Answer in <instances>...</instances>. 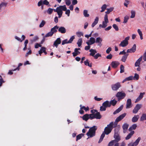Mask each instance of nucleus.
Here are the masks:
<instances>
[{"instance_id": "49530a36", "label": "nucleus", "mask_w": 146, "mask_h": 146, "mask_svg": "<svg viewBox=\"0 0 146 146\" xmlns=\"http://www.w3.org/2000/svg\"><path fill=\"white\" fill-rule=\"evenodd\" d=\"M46 23L45 21L44 20H42L39 25V27L41 28L43 27Z\"/></svg>"}, {"instance_id": "423d86ee", "label": "nucleus", "mask_w": 146, "mask_h": 146, "mask_svg": "<svg viewBox=\"0 0 146 146\" xmlns=\"http://www.w3.org/2000/svg\"><path fill=\"white\" fill-rule=\"evenodd\" d=\"M120 87H121V85L119 82H117L111 86L112 90L114 91L117 90Z\"/></svg>"}, {"instance_id": "f3484780", "label": "nucleus", "mask_w": 146, "mask_h": 146, "mask_svg": "<svg viewBox=\"0 0 146 146\" xmlns=\"http://www.w3.org/2000/svg\"><path fill=\"white\" fill-rule=\"evenodd\" d=\"M102 105L104 106L106 108L108 107H110V102L108 100L104 102L102 104Z\"/></svg>"}, {"instance_id": "13d9d810", "label": "nucleus", "mask_w": 146, "mask_h": 146, "mask_svg": "<svg viewBox=\"0 0 146 146\" xmlns=\"http://www.w3.org/2000/svg\"><path fill=\"white\" fill-rule=\"evenodd\" d=\"M94 57L95 59H98V57H101V55L99 53H98L96 54L95 55H94Z\"/></svg>"}, {"instance_id": "bb28decb", "label": "nucleus", "mask_w": 146, "mask_h": 146, "mask_svg": "<svg viewBox=\"0 0 146 146\" xmlns=\"http://www.w3.org/2000/svg\"><path fill=\"white\" fill-rule=\"evenodd\" d=\"M137 126V125L136 124H133L129 128V131H131L133 129L135 130L136 129Z\"/></svg>"}, {"instance_id": "aec40b11", "label": "nucleus", "mask_w": 146, "mask_h": 146, "mask_svg": "<svg viewBox=\"0 0 146 146\" xmlns=\"http://www.w3.org/2000/svg\"><path fill=\"white\" fill-rule=\"evenodd\" d=\"M141 137H139L136 140L135 142L133 143L132 144L131 146H136L139 143L140 140H141Z\"/></svg>"}, {"instance_id": "bf43d9fd", "label": "nucleus", "mask_w": 146, "mask_h": 146, "mask_svg": "<svg viewBox=\"0 0 146 146\" xmlns=\"http://www.w3.org/2000/svg\"><path fill=\"white\" fill-rule=\"evenodd\" d=\"M106 110V108L103 106L100 107V110L101 111H105Z\"/></svg>"}, {"instance_id": "8fccbe9b", "label": "nucleus", "mask_w": 146, "mask_h": 146, "mask_svg": "<svg viewBox=\"0 0 146 146\" xmlns=\"http://www.w3.org/2000/svg\"><path fill=\"white\" fill-rule=\"evenodd\" d=\"M104 22H105V23H108V16L107 14H106L104 16Z\"/></svg>"}, {"instance_id": "603ef678", "label": "nucleus", "mask_w": 146, "mask_h": 146, "mask_svg": "<svg viewBox=\"0 0 146 146\" xmlns=\"http://www.w3.org/2000/svg\"><path fill=\"white\" fill-rule=\"evenodd\" d=\"M129 19V17L127 16H126L124 17L123 23H126Z\"/></svg>"}, {"instance_id": "69168bd1", "label": "nucleus", "mask_w": 146, "mask_h": 146, "mask_svg": "<svg viewBox=\"0 0 146 146\" xmlns=\"http://www.w3.org/2000/svg\"><path fill=\"white\" fill-rule=\"evenodd\" d=\"M135 52L133 50H132V48L128 49L127 50V53H133Z\"/></svg>"}, {"instance_id": "39448f33", "label": "nucleus", "mask_w": 146, "mask_h": 146, "mask_svg": "<svg viewBox=\"0 0 146 146\" xmlns=\"http://www.w3.org/2000/svg\"><path fill=\"white\" fill-rule=\"evenodd\" d=\"M126 115V113H124L123 114L120 115L119 117H117L116 119L115 122V125L114 126V127H115L117 125V123L121 121L123 119L124 117Z\"/></svg>"}, {"instance_id": "0e129e2a", "label": "nucleus", "mask_w": 146, "mask_h": 146, "mask_svg": "<svg viewBox=\"0 0 146 146\" xmlns=\"http://www.w3.org/2000/svg\"><path fill=\"white\" fill-rule=\"evenodd\" d=\"M112 55L111 54H110L107 56L106 58L107 59H111L112 58Z\"/></svg>"}, {"instance_id": "a211bd4d", "label": "nucleus", "mask_w": 146, "mask_h": 146, "mask_svg": "<svg viewBox=\"0 0 146 146\" xmlns=\"http://www.w3.org/2000/svg\"><path fill=\"white\" fill-rule=\"evenodd\" d=\"M129 127V125L127 123L124 124L122 126V128L123 129V132L125 133Z\"/></svg>"}, {"instance_id": "a878e982", "label": "nucleus", "mask_w": 146, "mask_h": 146, "mask_svg": "<svg viewBox=\"0 0 146 146\" xmlns=\"http://www.w3.org/2000/svg\"><path fill=\"white\" fill-rule=\"evenodd\" d=\"M99 20V18L98 17H96L94 21V22L92 23V27H94V26L96 25L98 21Z\"/></svg>"}, {"instance_id": "7ed1b4c3", "label": "nucleus", "mask_w": 146, "mask_h": 146, "mask_svg": "<svg viewBox=\"0 0 146 146\" xmlns=\"http://www.w3.org/2000/svg\"><path fill=\"white\" fill-rule=\"evenodd\" d=\"M130 37L129 36L126 37L124 40L121 41L119 44L120 46L124 47L126 46L128 44V40H129Z\"/></svg>"}, {"instance_id": "0eeeda50", "label": "nucleus", "mask_w": 146, "mask_h": 146, "mask_svg": "<svg viewBox=\"0 0 146 146\" xmlns=\"http://www.w3.org/2000/svg\"><path fill=\"white\" fill-rule=\"evenodd\" d=\"M63 7H62L60 10L58 12L57 14L58 15V17L60 18L62 17L63 12L62 11H66V7L65 5L63 6Z\"/></svg>"}, {"instance_id": "58836bf2", "label": "nucleus", "mask_w": 146, "mask_h": 146, "mask_svg": "<svg viewBox=\"0 0 146 146\" xmlns=\"http://www.w3.org/2000/svg\"><path fill=\"white\" fill-rule=\"evenodd\" d=\"M84 136V134L83 133H81L78 135L76 136V141H77L78 140L80 139L82 137V136Z\"/></svg>"}, {"instance_id": "4d7b16f0", "label": "nucleus", "mask_w": 146, "mask_h": 146, "mask_svg": "<svg viewBox=\"0 0 146 146\" xmlns=\"http://www.w3.org/2000/svg\"><path fill=\"white\" fill-rule=\"evenodd\" d=\"M89 119H92L95 118L94 114H89Z\"/></svg>"}, {"instance_id": "b1692460", "label": "nucleus", "mask_w": 146, "mask_h": 146, "mask_svg": "<svg viewBox=\"0 0 146 146\" xmlns=\"http://www.w3.org/2000/svg\"><path fill=\"white\" fill-rule=\"evenodd\" d=\"M89 115L88 114H86L83 115L82 117V119L86 121L89 119Z\"/></svg>"}, {"instance_id": "a19ab883", "label": "nucleus", "mask_w": 146, "mask_h": 146, "mask_svg": "<svg viewBox=\"0 0 146 146\" xmlns=\"http://www.w3.org/2000/svg\"><path fill=\"white\" fill-rule=\"evenodd\" d=\"M80 109H84L86 111H88L89 110V108L88 106H87L86 107L84 106H82V105H80Z\"/></svg>"}, {"instance_id": "cd10ccee", "label": "nucleus", "mask_w": 146, "mask_h": 146, "mask_svg": "<svg viewBox=\"0 0 146 146\" xmlns=\"http://www.w3.org/2000/svg\"><path fill=\"white\" fill-rule=\"evenodd\" d=\"M139 117V116L138 115H135L134 117H133L132 119V121L133 122H135L137 121H138Z\"/></svg>"}, {"instance_id": "c03bdc74", "label": "nucleus", "mask_w": 146, "mask_h": 146, "mask_svg": "<svg viewBox=\"0 0 146 146\" xmlns=\"http://www.w3.org/2000/svg\"><path fill=\"white\" fill-rule=\"evenodd\" d=\"M120 73H122L124 72V67L123 65H121L120 67Z\"/></svg>"}, {"instance_id": "052dcab7", "label": "nucleus", "mask_w": 146, "mask_h": 146, "mask_svg": "<svg viewBox=\"0 0 146 146\" xmlns=\"http://www.w3.org/2000/svg\"><path fill=\"white\" fill-rule=\"evenodd\" d=\"M68 43L67 39H66L62 41V44L63 45L66 44Z\"/></svg>"}, {"instance_id": "9b49d317", "label": "nucleus", "mask_w": 146, "mask_h": 146, "mask_svg": "<svg viewBox=\"0 0 146 146\" xmlns=\"http://www.w3.org/2000/svg\"><path fill=\"white\" fill-rule=\"evenodd\" d=\"M126 108L128 109L131 107V101L130 99H128L126 103Z\"/></svg>"}, {"instance_id": "2eb2a0df", "label": "nucleus", "mask_w": 146, "mask_h": 146, "mask_svg": "<svg viewBox=\"0 0 146 146\" xmlns=\"http://www.w3.org/2000/svg\"><path fill=\"white\" fill-rule=\"evenodd\" d=\"M119 63L118 61H113L111 63L112 67L114 68H115L119 64Z\"/></svg>"}, {"instance_id": "4c0bfd02", "label": "nucleus", "mask_w": 146, "mask_h": 146, "mask_svg": "<svg viewBox=\"0 0 146 146\" xmlns=\"http://www.w3.org/2000/svg\"><path fill=\"white\" fill-rule=\"evenodd\" d=\"M137 32L140 36V39L141 40H142L143 39V34H142V32L139 29H138Z\"/></svg>"}, {"instance_id": "473e14b6", "label": "nucleus", "mask_w": 146, "mask_h": 146, "mask_svg": "<svg viewBox=\"0 0 146 146\" xmlns=\"http://www.w3.org/2000/svg\"><path fill=\"white\" fill-rule=\"evenodd\" d=\"M83 15L86 17H88L90 16V15L88 13V11L86 10H84L83 11Z\"/></svg>"}, {"instance_id": "ea45409f", "label": "nucleus", "mask_w": 146, "mask_h": 146, "mask_svg": "<svg viewBox=\"0 0 146 146\" xmlns=\"http://www.w3.org/2000/svg\"><path fill=\"white\" fill-rule=\"evenodd\" d=\"M116 143V142L115 141V140H112L109 143L108 146H113Z\"/></svg>"}, {"instance_id": "dca6fc26", "label": "nucleus", "mask_w": 146, "mask_h": 146, "mask_svg": "<svg viewBox=\"0 0 146 146\" xmlns=\"http://www.w3.org/2000/svg\"><path fill=\"white\" fill-rule=\"evenodd\" d=\"M102 41V38L100 37H98L96 38V41L95 40V42L96 43H98V46H101L102 45L101 43Z\"/></svg>"}, {"instance_id": "338daca9", "label": "nucleus", "mask_w": 146, "mask_h": 146, "mask_svg": "<svg viewBox=\"0 0 146 146\" xmlns=\"http://www.w3.org/2000/svg\"><path fill=\"white\" fill-rule=\"evenodd\" d=\"M111 50V47H109L106 50V52L107 54H109Z\"/></svg>"}, {"instance_id": "c756f323", "label": "nucleus", "mask_w": 146, "mask_h": 146, "mask_svg": "<svg viewBox=\"0 0 146 146\" xmlns=\"http://www.w3.org/2000/svg\"><path fill=\"white\" fill-rule=\"evenodd\" d=\"M133 79V76H130L129 77H127L125 78L123 81L122 82L124 83L127 81H129L132 80Z\"/></svg>"}, {"instance_id": "5fc2aeb1", "label": "nucleus", "mask_w": 146, "mask_h": 146, "mask_svg": "<svg viewBox=\"0 0 146 146\" xmlns=\"http://www.w3.org/2000/svg\"><path fill=\"white\" fill-rule=\"evenodd\" d=\"M0 87L2 85V84L4 82L3 79L2 78L1 76L0 75Z\"/></svg>"}, {"instance_id": "f03ea898", "label": "nucleus", "mask_w": 146, "mask_h": 146, "mask_svg": "<svg viewBox=\"0 0 146 146\" xmlns=\"http://www.w3.org/2000/svg\"><path fill=\"white\" fill-rule=\"evenodd\" d=\"M97 129V127L94 125L90 128L88 132L86 133V135L89 137H92L95 135L96 131Z\"/></svg>"}, {"instance_id": "680f3d73", "label": "nucleus", "mask_w": 146, "mask_h": 146, "mask_svg": "<svg viewBox=\"0 0 146 146\" xmlns=\"http://www.w3.org/2000/svg\"><path fill=\"white\" fill-rule=\"evenodd\" d=\"M23 65V64L22 63H20L19 65H18V66L17 67V68L16 69H14L13 71H15L16 70H19V67L22 66Z\"/></svg>"}, {"instance_id": "393cba45", "label": "nucleus", "mask_w": 146, "mask_h": 146, "mask_svg": "<svg viewBox=\"0 0 146 146\" xmlns=\"http://www.w3.org/2000/svg\"><path fill=\"white\" fill-rule=\"evenodd\" d=\"M89 51L91 52V53L90 54V55L92 56H94L95 54L97 53L96 50L93 49H92L90 50Z\"/></svg>"}, {"instance_id": "864d4df0", "label": "nucleus", "mask_w": 146, "mask_h": 146, "mask_svg": "<svg viewBox=\"0 0 146 146\" xmlns=\"http://www.w3.org/2000/svg\"><path fill=\"white\" fill-rule=\"evenodd\" d=\"M113 27L116 31H118L119 30V28L118 26L115 24H113Z\"/></svg>"}, {"instance_id": "5701e85b", "label": "nucleus", "mask_w": 146, "mask_h": 146, "mask_svg": "<svg viewBox=\"0 0 146 146\" xmlns=\"http://www.w3.org/2000/svg\"><path fill=\"white\" fill-rule=\"evenodd\" d=\"M95 118L100 119L101 118L102 116L99 112H97L94 114Z\"/></svg>"}, {"instance_id": "774afa93", "label": "nucleus", "mask_w": 146, "mask_h": 146, "mask_svg": "<svg viewBox=\"0 0 146 146\" xmlns=\"http://www.w3.org/2000/svg\"><path fill=\"white\" fill-rule=\"evenodd\" d=\"M125 2L124 3V5L126 7H127V5L129 4V1L127 0H125Z\"/></svg>"}, {"instance_id": "9d476101", "label": "nucleus", "mask_w": 146, "mask_h": 146, "mask_svg": "<svg viewBox=\"0 0 146 146\" xmlns=\"http://www.w3.org/2000/svg\"><path fill=\"white\" fill-rule=\"evenodd\" d=\"M61 40L60 38H58L56 39L54 42L53 46H55L56 48L58 47V45L61 43Z\"/></svg>"}, {"instance_id": "e433bc0d", "label": "nucleus", "mask_w": 146, "mask_h": 146, "mask_svg": "<svg viewBox=\"0 0 146 146\" xmlns=\"http://www.w3.org/2000/svg\"><path fill=\"white\" fill-rule=\"evenodd\" d=\"M53 34V33H52L51 31L49 32L46 35L44 36L45 37H47L49 36H51Z\"/></svg>"}, {"instance_id": "6ab92c4d", "label": "nucleus", "mask_w": 146, "mask_h": 146, "mask_svg": "<svg viewBox=\"0 0 146 146\" xmlns=\"http://www.w3.org/2000/svg\"><path fill=\"white\" fill-rule=\"evenodd\" d=\"M134 131H131L126 137L125 139L128 140L130 139L131 136L133 135L134 133Z\"/></svg>"}, {"instance_id": "4468645a", "label": "nucleus", "mask_w": 146, "mask_h": 146, "mask_svg": "<svg viewBox=\"0 0 146 146\" xmlns=\"http://www.w3.org/2000/svg\"><path fill=\"white\" fill-rule=\"evenodd\" d=\"M143 58L142 56H141L136 62L135 65V66H139L140 64V62Z\"/></svg>"}, {"instance_id": "412c9836", "label": "nucleus", "mask_w": 146, "mask_h": 146, "mask_svg": "<svg viewBox=\"0 0 146 146\" xmlns=\"http://www.w3.org/2000/svg\"><path fill=\"white\" fill-rule=\"evenodd\" d=\"M59 27L57 25L51 28L50 31L52 33H53L54 34V33H56L57 31V29H58Z\"/></svg>"}, {"instance_id": "7c9ffc66", "label": "nucleus", "mask_w": 146, "mask_h": 146, "mask_svg": "<svg viewBox=\"0 0 146 146\" xmlns=\"http://www.w3.org/2000/svg\"><path fill=\"white\" fill-rule=\"evenodd\" d=\"M128 55L129 54H127L123 56L121 60L123 62H125L126 61Z\"/></svg>"}, {"instance_id": "1a4fd4ad", "label": "nucleus", "mask_w": 146, "mask_h": 146, "mask_svg": "<svg viewBox=\"0 0 146 146\" xmlns=\"http://www.w3.org/2000/svg\"><path fill=\"white\" fill-rule=\"evenodd\" d=\"M141 106L142 105L141 104H137L133 110V113H137L138 110L141 108Z\"/></svg>"}, {"instance_id": "de8ad7c7", "label": "nucleus", "mask_w": 146, "mask_h": 146, "mask_svg": "<svg viewBox=\"0 0 146 146\" xmlns=\"http://www.w3.org/2000/svg\"><path fill=\"white\" fill-rule=\"evenodd\" d=\"M107 6L106 4H104L101 7L102 10L101 11V12H104Z\"/></svg>"}, {"instance_id": "2f4dec72", "label": "nucleus", "mask_w": 146, "mask_h": 146, "mask_svg": "<svg viewBox=\"0 0 146 146\" xmlns=\"http://www.w3.org/2000/svg\"><path fill=\"white\" fill-rule=\"evenodd\" d=\"M84 64L86 66H88L90 67H91L92 66V63H91L90 64L88 60H86L84 62Z\"/></svg>"}, {"instance_id": "79ce46f5", "label": "nucleus", "mask_w": 146, "mask_h": 146, "mask_svg": "<svg viewBox=\"0 0 146 146\" xmlns=\"http://www.w3.org/2000/svg\"><path fill=\"white\" fill-rule=\"evenodd\" d=\"M139 79V75L137 73L135 74L134 76L133 77V79L134 80H137Z\"/></svg>"}, {"instance_id": "f257e3e1", "label": "nucleus", "mask_w": 146, "mask_h": 146, "mask_svg": "<svg viewBox=\"0 0 146 146\" xmlns=\"http://www.w3.org/2000/svg\"><path fill=\"white\" fill-rule=\"evenodd\" d=\"M113 122H112L109 124L108 125L107 127H105L104 129V131L103 132L101 135L100 138L98 141L99 143H100L102 141L105 136V134L108 135L111 132L113 129Z\"/></svg>"}, {"instance_id": "4be33fe9", "label": "nucleus", "mask_w": 146, "mask_h": 146, "mask_svg": "<svg viewBox=\"0 0 146 146\" xmlns=\"http://www.w3.org/2000/svg\"><path fill=\"white\" fill-rule=\"evenodd\" d=\"M123 106L121 105L119 108L117 109L113 113V114H115L117 113H119L123 109Z\"/></svg>"}, {"instance_id": "37998d69", "label": "nucleus", "mask_w": 146, "mask_h": 146, "mask_svg": "<svg viewBox=\"0 0 146 146\" xmlns=\"http://www.w3.org/2000/svg\"><path fill=\"white\" fill-rule=\"evenodd\" d=\"M63 6H60L59 7H58L56 8V9H54V11L55 12H56L57 13L63 7Z\"/></svg>"}, {"instance_id": "c9c22d12", "label": "nucleus", "mask_w": 146, "mask_h": 146, "mask_svg": "<svg viewBox=\"0 0 146 146\" xmlns=\"http://www.w3.org/2000/svg\"><path fill=\"white\" fill-rule=\"evenodd\" d=\"M82 38H79L78 42L77 43V44H78V47H80L82 44Z\"/></svg>"}, {"instance_id": "ddd939ff", "label": "nucleus", "mask_w": 146, "mask_h": 146, "mask_svg": "<svg viewBox=\"0 0 146 146\" xmlns=\"http://www.w3.org/2000/svg\"><path fill=\"white\" fill-rule=\"evenodd\" d=\"M145 94V92L140 93L139 95L136 100L135 102V103L138 102V101L141 100L143 97V95Z\"/></svg>"}, {"instance_id": "a18cd8bd", "label": "nucleus", "mask_w": 146, "mask_h": 146, "mask_svg": "<svg viewBox=\"0 0 146 146\" xmlns=\"http://www.w3.org/2000/svg\"><path fill=\"white\" fill-rule=\"evenodd\" d=\"M89 40V42H91V44H94L96 40L93 37H91Z\"/></svg>"}, {"instance_id": "f8f14e48", "label": "nucleus", "mask_w": 146, "mask_h": 146, "mask_svg": "<svg viewBox=\"0 0 146 146\" xmlns=\"http://www.w3.org/2000/svg\"><path fill=\"white\" fill-rule=\"evenodd\" d=\"M58 31L62 34H64L66 32V30L65 27H60L58 29Z\"/></svg>"}, {"instance_id": "e2e57ef3", "label": "nucleus", "mask_w": 146, "mask_h": 146, "mask_svg": "<svg viewBox=\"0 0 146 146\" xmlns=\"http://www.w3.org/2000/svg\"><path fill=\"white\" fill-rule=\"evenodd\" d=\"M43 3L44 5H47L49 4V2L47 0H44L43 1Z\"/></svg>"}, {"instance_id": "f704fd0d", "label": "nucleus", "mask_w": 146, "mask_h": 146, "mask_svg": "<svg viewBox=\"0 0 146 146\" xmlns=\"http://www.w3.org/2000/svg\"><path fill=\"white\" fill-rule=\"evenodd\" d=\"M114 8L113 7H110L109 9H107V11L106 12V14L107 15L109 14L110 12H111L113 10Z\"/></svg>"}, {"instance_id": "3c124183", "label": "nucleus", "mask_w": 146, "mask_h": 146, "mask_svg": "<svg viewBox=\"0 0 146 146\" xmlns=\"http://www.w3.org/2000/svg\"><path fill=\"white\" fill-rule=\"evenodd\" d=\"M131 15L130 17L132 18H134L135 16V12L133 11H131Z\"/></svg>"}, {"instance_id": "72a5a7b5", "label": "nucleus", "mask_w": 146, "mask_h": 146, "mask_svg": "<svg viewBox=\"0 0 146 146\" xmlns=\"http://www.w3.org/2000/svg\"><path fill=\"white\" fill-rule=\"evenodd\" d=\"M80 53V52L77 50H74V52L72 53L73 56L75 57L77 55L79 54Z\"/></svg>"}, {"instance_id": "6e6d98bb", "label": "nucleus", "mask_w": 146, "mask_h": 146, "mask_svg": "<svg viewBox=\"0 0 146 146\" xmlns=\"http://www.w3.org/2000/svg\"><path fill=\"white\" fill-rule=\"evenodd\" d=\"M75 37L74 36H73L71 37L70 40L68 41V43H71L73 40L74 39Z\"/></svg>"}, {"instance_id": "c85d7f7f", "label": "nucleus", "mask_w": 146, "mask_h": 146, "mask_svg": "<svg viewBox=\"0 0 146 146\" xmlns=\"http://www.w3.org/2000/svg\"><path fill=\"white\" fill-rule=\"evenodd\" d=\"M110 102V106L111 105L113 106H114L116 104L117 102V101L115 99L111 100Z\"/></svg>"}, {"instance_id": "6e6552de", "label": "nucleus", "mask_w": 146, "mask_h": 146, "mask_svg": "<svg viewBox=\"0 0 146 146\" xmlns=\"http://www.w3.org/2000/svg\"><path fill=\"white\" fill-rule=\"evenodd\" d=\"M114 138L115 139L113 140H115V141L116 143L118 142L120 140V137L118 133V132H116V131H115Z\"/></svg>"}, {"instance_id": "20e7f679", "label": "nucleus", "mask_w": 146, "mask_h": 146, "mask_svg": "<svg viewBox=\"0 0 146 146\" xmlns=\"http://www.w3.org/2000/svg\"><path fill=\"white\" fill-rule=\"evenodd\" d=\"M116 96L118 100L119 101L125 97L126 94L125 93L122 92H119L117 93Z\"/></svg>"}, {"instance_id": "09e8293b", "label": "nucleus", "mask_w": 146, "mask_h": 146, "mask_svg": "<svg viewBox=\"0 0 146 146\" xmlns=\"http://www.w3.org/2000/svg\"><path fill=\"white\" fill-rule=\"evenodd\" d=\"M53 10V9L49 8L47 11V13L48 14L50 15L52 13Z\"/></svg>"}]
</instances>
